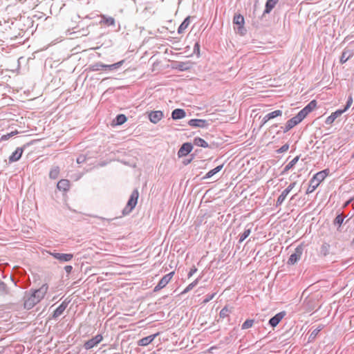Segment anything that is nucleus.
<instances>
[{"label": "nucleus", "mask_w": 354, "mask_h": 354, "mask_svg": "<svg viewBox=\"0 0 354 354\" xmlns=\"http://www.w3.org/2000/svg\"><path fill=\"white\" fill-rule=\"evenodd\" d=\"M352 103H353V98L351 96H349V97L346 102V104L343 110H345V111H346L351 106Z\"/></svg>", "instance_id": "obj_43"}, {"label": "nucleus", "mask_w": 354, "mask_h": 354, "mask_svg": "<svg viewBox=\"0 0 354 354\" xmlns=\"http://www.w3.org/2000/svg\"><path fill=\"white\" fill-rule=\"evenodd\" d=\"M344 112H345V110H337L335 111L334 113H332L326 120L325 123L326 124H332L335 119L338 117H339Z\"/></svg>", "instance_id": "obj_14"}, {"label": "nucleus", "mask_w": 354, "mask_h": 354, "mask_svg": "<svg viewBox=\"0 0 354 354\" xmlns=\"http://www.w3.org/2000/svg\"><path fill=\"white\" fill-rule=\"evenodd\" d=\"M304 248L301 245H298L295 250L294 253H292L288 260V264L289 265H294L295 264L301 257L302 253H303Z\"/></svg>", "instance_id": "obj_5"}, {"label": "nucleus", "mask_w": 354, "mask_h": 354, "mask_svg": "<svg viewBox=\"0 0 354 354\" xmlns=\"http://www.w3.org/2000/svg\"><path fill=\"white\" fill-rule=\"evenodd\" d=\"M270 119L267 118V115H266L262 119L261 126L264 125L267 122H268Z\"/></svg>", "instance_id": "obj_52"}, {"label": "nucleus", "mask_w": 354, "mask_h": 354, "mask_svg": "<svg viewBox=\"0 0 354 354\" xmlns=\"http://www.w3.org/2000/svg\"><path fill=\"white\" fill-rule=\"evenodd\" d=\"M189 125L193 127L206 128L209 125L207 120L202 119H192L188 122Z\"/></svg>", "instance_id": "obj_10"}, {"label": "nucleus", "mask_w": 354, "mask_h": 354, "mask_svg": "<svg viewBox=\"0 0 354 354\" xmlns=\"http://www.w3.org/2000/svg\"><path fill=\"white\" fill-rule=\"evenodd\" d=\"M102 339H103V337L102 335H97L92 339L84 343V346L86 350L91 349V348H93L94 346H95L99 343H100L102 341Z\"/></svg>", "instance_id": "obj_6"}, {"label": "nucleus", "mask_w": 354, "mask_h": 354, "mask_svg": "<svg viewBox=\"0 0 354 354\" xmlns=\"http://www.w3.org/2000/svg\"><path fill=\"white\" fill-rule=\"evenodd\" d=\"M59 174V167L56 166L53 167L49 173V176L50 178L56 179L58 178Z\"/></svg>", "instance_id": "obj_26"}, {"label": "nucleus", "mask_w": 354, "mask_h": 354, "mask_svg": "<svg viewBox=\"0 0 354 354\" xmlns=\"http://www.w3.org/2000/svg\"><path fill=\"white\" fill-rule=\"evenodd\" d=\"M279 0H268L266 3L264 14H268L274 8Z\"/></svg>", "instance_id": "obj_20"}, {"label": "nucleus", "mask_w": 354, "mask_h": 354, "mask_svg": "<svg viewBox=\"0 0 354 354\" xmlns=\"http://www.w3.org/2000/svg\"><path fill=\"white\" fill-rule=\"evenodd\" d=\"M320 330H321L319 328H315V330H313L310 335L309 339H314L317 337Z\"/></svg>", "instance_id": "obj_42"}, {"label": "nucleus", "mask_w": 354, "mask_h": 354, "mask_svg": "<svg viewBox=\"0 0 354 354\" xmlns=\"http://www.w3.org/2000/svg\"><path fill=\"white\" fill-rule=\"evenodd\" d=\"M353 53L351 50H348V49H344V50L343 51L342 56L340 57V60H339L340 63L344 64L353 56Z\"/></svg>", "instance_id": "obj_19"}, {"label": "nucleus", "mask_w": 354, "mask_h": 354, "mask_svg": "<svg viewBox=\"0 0 354 354\" xmlns=\"http://www.w3.org/2000/svg\"><path fill=\"white\" fill-rule=\"evenodd\" d=\"M192 159H189V160H184L183 161V164L185 165H187L188 163H189L191 162Z\"/></svg>", "instance_id": "obj_55"}, {"label": "nucleus", "mask_w": 354, "mask_h": 354, "mask_svg": "<svg viewBox=\"0 0 354 354\" xmlns=\"http://www.w3.org/2000/svg\"><path fill=\"white\" fill-rule=\"evenodd\" d=\"M171 116H172V118L174 120H176L177 119V109H175V110L173 111Z\"/></svg>", "instance_id": "obj_54"}, {"label": "nucleus", "mask_w": 354, "mask_h": 354, "mask_svg": "<svg viewBox=\"0 0 354 354\" xmlns=\"http://www.w3.org/2000/svg\"><path fill=\"white\" fill-rule=\"evenodd\" d=\"M299 159V156H297L295 158H294L283 169V173H286L288 170L292 169L295 164L298 162Z\"/></svg>", "instance_id": "obj_25"}, {"label": "nucleus", "mask_w": 354, "mask_h": 354, "mask_svg": "<svg viewBox=\"0 0 354 354\" xmlns=\"http://www.w3.org/2000/svg\"><path fill=\"white\" fill-rule=\"evenodd\" d=\"M196 48H197V50L198 51L199 50V46L197 43H195L194 45V49L193 50H190V47L189 46H186L185 47V50L184 51H182V48H178V55H182L183 54L184 55V57H189L191 56L193 53H195V50H196Z\"/></svg>", "instance_id": "obj_11"}, {"label": "nucleus", "mask_w": 354, "mask_h": 354, "mask_svg": "<svg viewBox=\"0 0 354 354\" xmlns=\"http://www.w3.org/2000/svg\"><path fill=\"white\" fill-rule=\"evenodd\" d=\"M292 128L293 127L291 125H290L288 122H286V126H285L284 128L283 127H281V129H283V132L284 133L288 132V131H290Z\"/></svg>", "instance_id": "obj_46"}, {"label": "nucleus", "mask_w": 354, "mask_h": 354, "mask_svg": "<svg viewBox=\"0 0 354 354\" xmlns=\"http://www.w3.org/2000/svg\"><path fill=\"white\" fill-rule=\"evenodd\" d=\"M330 245L327 243H324L320 248V254L323 257H326L329 254L330 251Z\"/></svg>", "instance_id": "obj_24"}, {"label": "nucleus", "mask_w": 354, "mask_h": 354, "mask_svg": "<svg viewBox=\"0 0 354 354\" xmlns=\"http://www.w3.org/2000/svg\"><path fill=\"white\" fill-rule=\"evenodd\" d=\"M48 290V286L45 283L37 290L26 292L24 296V308L27 310L32 308L44 298Z\"/></svg>", "instance_id": "obj_1"}, {"label": "nucleus", "mask_w": 354, "mask_h": 354, "mask_svg": "<svg viewBox=\"0 0 354 354\" xmlns=\"http://www.w3.org/2000/svg\"><path fill=\"white\" fill-rule=\"evenodd\" d=\"M23 151L24 150L22 148H17L16 150L9 157V161L10 162H13L19 160L22 156Z\"/></svg>", "instance_id": "obj_15"}, {"label": "nucleus", "mask_w": 354, "mask_h": 354, "mask_svg": "<svg viewBox=\"0 0 354 354\" xmlns=\"http://www.w3.org/2000/svg\"><path fill=\"white\" fill-rule=\"evenodd\" d=\"M139 197V192L137 189H135L132 192L130 198L128 201V203L124 209V212H126L127 213L131 212L133 209L136 207L138 199Z\"/></svg>", "instance_id": "obj_4"}, {"label": "nucleus", "mask_w": 354, "mask_h": 354, "mask_svg": "<svg viewBox=\"0 0 354 354\" xmlns=\"http://www.w3.org/2000/svg\"><path fill=\"white\" fill-rule=\"evenodd\" d=\"M186 116V112L181 109H178V120L182 119Z\"/></svg>", "instance_id": "obj_45"}, {"label": "nucleus", "mask_w": 354, "mask_h": 354, "mask_svg": "<svg viewBox=\"0 0 354 354\" xmlns=\"http://www.w3.org/2000/svg\"><path fill=\"white\" fill-rule=\"evenodd\" d=\"M233 23L238 26L237 27V30L238 32L241 34V35H243L244 34V32L245 31L243 28V24H244V18L241 15H234V19H233Z\"/></svg>", "instance_id": "obj_7"}, {"label": "nucleus", "mask_w": 354, "mask_h": 354, "mask_svg": "<svg viewBox=\"0 0 354 354\" xmlns=\"http://www.w3.org/2000/svg\"><path fill=\"white\" fill-rule=\"evenodd\" d=\"M283 316V313H277L269 320L270 325L272 327H275L281 322Z\"/></svg>", "instance_id": "obj_18"}, {"label": "nucleus", "mask_w": 354, "mask_h": 354, "mask_svg": "<svg viewBox=\"0 0 354 354\" xmlns=\"http://www.w3.org/2000/svg\"><path fill=\"white\" fill-rule=\"evenodd\" d=\"M163 117V113L160 111H151L149 114V118L153 123L158 122Z\"/></svg>", "instance_id": "obj_13"}, {"label": "nucleus", "mask_w": 354, "mask_h": 354, "mask_svg": "<svg viewBox=\"0 0 354 354\" xmlns=\"http://www.w3.org/2000/svg\"><path fill=\"white\" fill-rule=\"evenodd\" d=\"M223 167V165H218L216 167H215L214 169H211L210 171H209L206 174L205 176L203 177L204 179L205 178H211L212 176H213L214 175H215L216 173H218V171H220L222 168Z\"/></svg>", "instance_id": "obj_22"}, {"label": "nucleus", "mask_w": 354, "mask_h": 354, "mask_svg": "<svg viewBox=\"0 0 354 354\" xmlns=\"http://www.w3.org/2000/svg\"><path fill=\"white\" fill-rule=\"evenodd\" d=\"M270 119L267 118V115H266L262 119L261 126L264 125L267 122H268Z\"/></svg>", "instance_id": "obj_51"}, {"label": "nucleus", "mask_w": 354, "mask_h": 354, "mask_svg": "<svg viewBox=\"0 0 354 354\" xmlns=\"http://www.w3.org/2000/svg\"><path fill=\"white\" fill-rule=\"evenodd\" d=\"M196 271H197V268L195 266H193L190 269V271L188 273V277L189 278L191 277L195 272H196Z\"/></svg>", "instance_id": "obj_48"}, {"label": "nucleus", "mask_w": 354, "mask_h": 354, "mask_svg": "<svg viewBox=\"0 0 354 354\" xmlns=\"http://www.w3.org/2000/svg\"><path fill=\"white\" fill-rule=\"evenodd\" d=\"M50 254L61 262L70 261L73 258L72 254H62L58 252H50Z\"/></svg>", "instance_id": "obj_8"}, {"label": "nucleus", "mask_w": 354, "mask_h": 354, "mask_svg": "<svg viewBox=\"0 0 354 354\" xmlns=\"http://www.w3.org/2000/svg\"><path fill=\"white\" fill-rule=\"evenodd\" d=\"M282 115V111L281 110H276L271 113H269L267 114V118L270 120L275 118L278 116H281Z\"/></svg>", "instance_id": "obj_32"}, {"label": "nucleus", "mask_w": 354, "mask_h": 354, "mask_svg": "<svg viewBox=\"0 0 354 354\" xmlns=\"http://www.w3.org/2000/svg\"><path fill=\"white\" fill-rule=\"evenodd\" d=\"M73 267L71 266H66L64 267V270L67 273H71L72 271Z\"/></svg>", "instance_id": "obj_50"}, {"label": "nucleus", "mask_w": 354, "mask_h": 354, "mask_svg": "<svg viewBox=\"0 0 354 354\" xmlns=\"http://www.w3.org/2000/svg\"><path fill=\"white\" fill-rule=\"evenodd\" d=\"M251 233V227L245 229L244 232L239 235V243L243 242Z\"/></svg>", "instance_id": "obj_31"}, {"label": "nucleus", "mask_w": 354, "mask_h": 354, "mask_svg": "<svg viewBox=\"0 0 354 354\" xmlns=\"http://www.w3.org/2000/svg\"><path fill=\"white\" fill-rule=\"evenodd\" d=\"M216 295V293H213L210 295H207L205 299L203 300V303L206 304L209 302L210 300H212Z\"/></svg>", "instance_id": "obj_44"}, {"label": "nucleus", "mask_w": 354, "mask_h": 354, "mask_svg": "<svg viewBox=\"0 0 354 354\" xmlns=\"http://www.w3.org/2000/svg\"><path fill=\"white\" fill-rule=\"evenodd\" d=\"M190 23V17H187L185 19V20L183 21V23L178 26V33L183 32L184 30H185Z\"/></svg>", "instance_id": "obj_27"}, {"label": "nucleus", "mask_w": 354, "mask_h": 354, "mask_svg": "<svg viewBox=\"0 0 354 354\" xmlns=\"http://www.w3.org/2000/svg\"><path fill=\"white\" fill-rule=\"evenodd\" d=\"M296 185V182H293L292 183H290L288 187L286 189H285V190H288V193H290V192L295 187Z\"/></svg>", "instance_id": "obj_49"}, {"label": "nucleus", "mask_w": 354, "mask_h": 354, "mask_svg": "<svg viewBox=\"0 0 354 354\" xmlns=\"http://www.w3.org/2000/svg\"><path fill=\"white\" fill-rule=\"evenodd\" d=\"M288 190H283L282 193L280 194V196L278 197L276 205L279 206L283 203V202L285 201L287 195L288 194Z\"/></svg>", "instance_id": "obj_28"}, {"label": "nucleus", "mask_w": 354, "mask_h": 354, "mask_svg": "<svg viewBox=\"0 0 354 354\" xmlns=\"http://www.w3.org/2000/svg\"><path fill=\"white\" fill-rule=\"evenodd\" d=\"M316 106L317 102L315 100H312L304 109L307 111L308 113H309L315 109Z\"/></svg>", "instance_id": "obj_29"}, {"label": "nucleus", "mask_w": 354, "mask_h": 354, "mask_svg": "<svg viewBox=\"0 0 354 354\" xmlns=\"http://www.w3.org/2000/svg\"><path fill=\"white\" fill-rule=\"evenodd\" d=\"M18 133H19V132L16 130V131H12V132L10 133H8V134H6V135H3V136H1V140H8L10 137H12V136H15V135L18 134Z\"/></svg>", "instance_id": "obj_40"}, {"label": "nucleus", "mask_w": 354, "mask_h": 354, "mask_svg": "<svg viewBox=\"0 0 354 354\" xmlns=\"http://www.w3.org/2000/svg\"><path fill=\"white\" fill-rule=\"evenodd\" d=\"M292 128L293 127L291 125H290L288 122H286V126H285L284 128L283 127H281V129H283V132L284 133L288 132V131H290Z\"/></svg>", "instance_id": "obj_47"}, {"label": "nucleus", "mask_w": 354, "mask_h": 354, "mask_svg": "<svg viewBox=\"0 0 354 354\" xmlns=\"http://www.w3.org/2000/svg\"><path fill=\"white\" fill-rule=\"evenodd\" d=\"M67 307V304L64 302L62 303L54 311L53 317H57L60 316Z\"/></svg>", "instance_id": "obj_21"}, {"label": "nucleus", "mask_w": 354, "mask_h": 354, "mask_svg": "<svg viewBox=\"0 0 354 354\" xmlns=\"http://www.w3.org/2000/svg\"><path fill=\"white\" fill-rule=\"evenodd\" d=\"M158 335V334L151 335L142 338L138 342V344L141 346H145L149 345L152 341L155 339V337Z\"/></svg>", "instance_id": "obj_17"}, {"label": "nucleus", "mask_w": 354, "mask_h": 354, "mask_svg": "<svg viewBox=\"0 0 354 354\" xmlns=\"http://www.w3.org/2000/svg\"><path fill=\"white\" fill-rule=\"evenodd\" d=\"M254 322V319H247L242 324L241 328L243 330H245V329L250 328H251L253 326Z\"/></svg>", "instance_id": "obj_33"}, {"label": "nucleus", "mask_w": 354, "mask_h": 354, "mask_svg": "<svg viewBox=\"0 0 354 354\" xmlns=\"http://www.w3.org/2000/svg\"><path fill=\"white\" fill-rule=\"evenodd\" d=\"M290 125H291L292 127H294L295 126H296L297 124H298L299 123L301 122V121L299 120V119L297 117V115H295V117L292 118L291 119L288 120L287 121Z\"/></svg>", "instance_id": "obj_36"}, {"label": "nucleus", "mask_w": 354, "mask_h": 354, "mask_svg": "<svg viewBox=\"0 0 354 354\" xmlns=\"http://www.w3.org/2000/svg\"><path fill=\"white\" fill-rule=\"evenodd\" d=\"M192 66V64L190 62H178V71H186L189 68H190Z\"/></svg>", "instance_id": "obj_30"}, {"label": "nucleus", "mask_w": 354, "mask_h": 354, "mask_svg": "<svg viewBox=\"0 0 354 354\" xmlns=\"http://www.w3.org/2000/svg\"><path fill=\"white\" fill-rule=\"evenodd\" d=\"M288 149H289V145L285 144L283 146H281L279 149H277V152L279 153H281L287 151L288 150Z\"/></svg>", "instance_id": "obj_41"}, {"label": "nucleus", "mask_w": 354, "mask_h": 354, "mask_svg": "<svg viewBox=\"0 0 354 354\" xmlns=\"http://www.w3.org/2000/svg\"><path fill=\"white\" fill-rule=\"evenodd\" d=\"M193 146L190 142L184 143L178 150V157L186 156L191 152Z\"/></svg>", "instance_id": "obj_12"}, {"label": "nucleus", "mask_w": 354, "mask_h": 354, "mask_svg": "<svg viewBox=\"0 0 354 354\" xmlns=\"http://www.w3.org/2000/svg\"><path fill=\"white\" fill-rule=\"evenodd\" d=\"M308 114V113H307V111L304 109H303L297 113V117L301 122L307 116Z\"/></svg>", "instance_id": "obj_38"}, {"label": "nucleus", "mask_w": 354, "mask_h": 354, "mask_svg": "<svg viewBox=\"0 0 354 354\" xmlns=\"http://www.w3.org/2000/svg\"><path fill=\"white\" fill-rule=\"evenodd\" d=\"M127 121V117L123 114H120L116 117V124L121 125Z\"/></svg>", "instance_id": "obj_35"}, {"label": "nucleus", "mask_w": 354, "mask_h": 354, "mask_svg": "<svg viewBox=\"0 0 354 354\" xmlns=\"http://www.w3.org/2000/svg\"><path fill=\"white\" fill-rule=\"evenodd\" d=\"M174 274V272H171L169 274L164 276L159 281L158 284L155 287L154 290L158 291L165 287L166 285L169 282Z\"/></svg>", "instance_id": "obj_9"}, {"label": "nucleus", "mask_w": 354, "mask_h": 354, "mask_svg": "<svg viewBox=\"0 0 354 354\" xmlns=\"http://www.w3.org/2000/svg\"><path fill=\"white\" fill-rule=\"evenodd\" d=\"M57 187L60 191L66 192L70 189L71 183L67 179H62L58 182Z\"/></svg>", "instance_id": "obj_16"}, {"label": "nucleus", "mask_w": 354, "mask_h": 354, "mask_svg": "<svg viewBox=\"0 0 354 354\" xmlns=\"http://www.w3.org/2000/svg\"><path fill=\"white\" fill-rule=\"evenodd\" d=\"M230 310L227 308L224 307L219 313L220 317L225 318L228 317Z\"/></svg>", "instance_id": "obj_39"}, {"label": "nucleus", "mask_w": 354, "mask_h": 354, "mask_svg": "<svg viewBox=\"0 0 354 354\" xmlns=\"http://www.w3.org/2000/svg\"><path fill=\"white\" fill-rule=\"evenodd\" d=\"M198 279H196L192 283H191L184 290L181 292L180 294H185L192 290L194 287H195L198 283Z\"/></svg>", "instance_id": "obj_34"}, {"label": "nucleus", "mask_w": 354, "mask_h": 354, "mask_svg": "<svg viewBox=\"0 0 354 354\" xmlns=\"http://www.w3.org/2000/svg\"><path fill=\"white\" fill-rule=\"evenodd\" d=\"M194 144L203 148H207L209 147L208 143L201 138H195L194 140Z\"/></svg>", "instance_id": "obj_23"}, {"label": "nucleus", "mask_w": 354, "mask_h": 354, "mask_svg": "<svg viewBox=\"0 0 354 354\" xmlns=\"http://www.w3.org/2000/svg\"><path fill=\"white\" fill-rule=\"evenodd\" d=\"M326 176V170L321 171L314 175V176L310 180L309 187L306 190V194H310L314 192L315 189L319 186L320 183L325 179Z\"/></svg>", "instance_id": "obj_2"}, {"label": "nucleus", "mask_w": 354, "mask_h": 354, "mask_svg": "<svg viewBox=\"0 0 354 354\" xmlns=\"http://www.w3.org/2000/svg\"><path fill=\"white\" fill-rule=\"evenodd\" d=\"M351 245H352V246H354V238H353V240H352Z\"/></svg>", "instance_id": "obj_56"}, {"label": "nucleus", "mask_w": 354, "mask_h": 354, "mask_svg": "<svg viewBox=\"0 0 354 354\" xmlns=\"http://www.w3.org/2000/svg\"><path fill=\"white\" fill-rule=\"evenodd\" d=\"M106 22L110 25H113L115 23L114 19L112 17H110L106 20Z\"/></svg>", "instance_id": "obj_53"}, {"label": "nucleus", "mask_w": 354, "mask_h": 354, "mask_svg": "<svg viewBox=\"0 0 354 354\" xmlns=\"http://www.w3.org/2000/svg\"><path fill=\"white\" fill-rule=\"evenodd\" d=\"M124 63V60L115 63L113 64L106 65L101 63H96L93 64L88 67V70L90 71H98L102 69L109 68L110 70H113L120 67Z\"/></svg>", "instance_id": "obj_3"}, {"label": "nucleus", "mask_w": 354, "mask_h": 354, "mask_svg": "<svg viewBox=\"0 0 354 354\" xmlns=\"http://www.w3.org/2000/svg\"><path fill=\"white\" fill-rule=\"evenodd\" d=\"M344 216L343 214H339L337 215L335 220H334V224L335 225H341L344 221Z\"/></svg>", "instance_id": "obj_37"}]
</instances>
